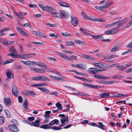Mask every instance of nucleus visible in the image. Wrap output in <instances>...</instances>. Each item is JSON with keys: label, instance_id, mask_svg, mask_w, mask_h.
<instances>
[{"label": "nucleus", "instance_id": "nucleus-3", "mask_svg": "<svg viewBox=\"0 0 132 132\" xmlns=\"http://www.w3.org/2000/svg\"><path fill=\"white\" fill-rule=\"evenodd\" d=\"M31 63L33 64L32 65L34 64L36 65L39 67H41L43 68L47 69V65L41 62L32 61Z\"/></svg>", "mask_w": 132, "mask_h": 132}, {"label": "nucleus", "instance_id": "nucleus-31", "mask_svg": "<svg viewBox=\"0 0 132 132\" xmlns=\"http://www.w3.org/2000/svg\"><path fill=\"white\" fill-rule=\"evenodd\" d=\"M65 44L67 46H73L74 45V43L72 42L67 41L65 42Z\"/></svg>", "mask_w": 132, "mask_h": 132}, {"label": "nucleus", "instance_id": "nucleus-28", "mask_svg": "<svg viewBox=\"0 0 132 132\" xmlns=\"http://www.w3.org/2000/svg\"><path fill=\"white\" fill-rule=\"evenodd\" d=\"M6 74L7 77L10 79L11 78V76L12 75L13 76V73L11 71L6 72Z\"/></svg>", "mask_w": 132, "mask_h": 132}, {"label": "nucleus", "instance_id": "nucleus-13", "mask_svg": "<svg viewBox=\"0 0 132 132\" xmlns=\"http://www.w3.org/2000/svg\"><path fill=\"white\" fill-rule=\"evenodd\" d=\"M93 64V65L96 66L103 68H106L104 67V64H105L103 62L97 63L94 62Z\"/></svg>", "mask_w": 132, "mask_h": 132}, {"label": "nucleus", "instance_id": "nucleus-10", "mask_svg": "<svg viewBox=\"0 0 132 132\" xmlns=\"http://www.w3.org/2000/svg\"><path fill=\"white\" fill-rule=\"evenodd\" d=\"M81 56L84 59H87L94 61H95L96 60L95 58L90 55L83 54Z\"/></svg>", "mask_w": 132, "mask_h": 132}, {"label": "nucleus", "instance_id": "nucleus-20", "mask_svg": "<svg viewBox=\"0 0 132 132\" xmlns=\"http://www.w3.org/2000/svg\"><path fill=\"white\" fill-rule=\"evenodd\" d=\"M37 88L45 93H47L50 92L45 87H37Z\"/></svg>", "mask_w": 132, "mask_h": 132}, {"label": "nucleus", "instance_id": "nucleus-50", "mask_svg": "<svg viewBox=\"0 0 132 132\" xmlns=\"http://www.w3.org/2000/svg\"><path fill=\"white\" fill-rule=\"evenodd\" d=\"M13 61V60L12 59L9 60L5 61V62L4 63V64H6L8 63H10L12 62Z\"/></svg>", "mask_w": 132, "mask_h": 132}, {"label": "nucleus", "instance_id": "nucleus-21", "mask_svg": "<svg viewBox=\"0 0 132 132\" xmlns=\"http://www.w3.org/2000/svg\"><path fill=\"white\" fill-rule=\"evenodd\" d=\"M91 37L92 38L95 39H100L103 37L102 35H91Z\"/></svg>", "mask_w": 132, "mask_h": 132}, {"label": "nucleus", "instance_id": "nucleus-38", "mask_svg": "<svg viewBox=\"0 0 132 132\" xmlns=\"http://www.w3.org/2000/svg\"><path fill=\"white\" fill-rule=\"evenodd\" d=\"M61 35L63 36L67 37H70L71 35L69 34L67 32L62 33Z\"/></svg>", "mask_w": 132, "mask_h": 132}, {"label": "nucleus", "instance_id": "nucleus-6", "mask_svg": "<svg viewBox=\"0 0 132 132\" xmlns=\"http://www.w3.org/2000/svg\"><path fill=\"white\" fill-rule=\"evenodd\" d=\"M122 24V23L120 21L117 24L116 28L111 29L112 34H114L118 31L119 30V29L118 28L121 26Z\"/></svg>", "mask_w": 132, "mask_h": 132}, {"label": "nucleus", "instance_id": "nucleus-61", "mask_svg": "<svg viewBox=\"0 0 132 132\" xmlns=\"http://www.w3.org/2000/svg\"><path fill=\"white\" fill-rule=\"evenodd\" d=\"M117 12L116 11H112L110 12V13L111 15H114L117 14Z\"/></svg>", "mask_w": 132, "mask_h": 132}, {"label": "nucleus", "instance_id": "nucleus-58", "mask_svg": "<svg viewBox=\"0 0 132 132\" xmlns=\"http://www.w3.org/2000/svg\"><path fill=\"white\" fill-rule=\"evenodd\" d=\"M31 43L33 44H36L39 45H41L42 44V43H41L39 42H31Z\"/></svg>", "mask_w": 132, "mask_h": 132}, {"label": "nucleus", "instance_id": "nucleus-16", "mask_svg": "<svg viewBox=\"0 0 132 132\" xmlns=\"http://www.w3.org/2000/svg\"><path fill=\"white\" fill-rule=\"evenodd\" d=\"M59 5L62 7H68L69 6L67 3L64 2H60L58 3Z\"/></svg>", "mask_w": 132, "mask_h": 132}, {"label": "nucleus", "instance_id": "nucleus-15", "mask_svg": "<svg viewBox=\"0 0 132 132\" xmlns=\"http://www.w3.org/2000/svg\"><path fill=\"white\" fill-rule=\"evenodd\" d=\"M9 50L10 52L12 53L15 54H17V51L15 49L14 47L13 46H11L9 49Z\"/></svg>", "mask_w": 132, "mask_h": 132}, {"label": "nucleus", "instance_id": "nucleus-55", "mask_svg": "<svg viewBox=\"0 0 132 132\" xmlns=\"http://www.w3.org/2000/svg\"><path fill=\"white\" fill-rule=\"evenodd\" d=\"M47 58L49 60L53 61H57L56 59L52 57H48Z\"/></svg>", "mask_w": 132, "mask_h": 132}, {"label": "nucleus", "instance_id": "nucleus-27", "mask_svg": "<svg viewBox=\"0 0 132 132\" xmlns=\"http://www.w3.org/2000/svg\"><path fill=\"white\" fill-rule=\"evenodd\" d=\"M51 113V111H46L45 112V115H44V116L46 118L49 117V115Z\"/></svg>", "mask_w": 132, "mask_h": 132}, {"label": "nucleus", "instance_id": "nucleus-63", "mask_svg": "<svg viewBox=\"0 0 132 132\" xmlns=\"http://www.w3.org/2000/svg\"><path fill=\"white\" fill-rule=\"evenodd\" d=\"M39 86H46L48 84L46 83H42L39 84Z\"/></svg>", "mask_w": 132, "mask_h": 132}, {"label": "nucleus", "instance_id": "nucleus-29", "mask_svg": "<svg viewBox=\"0 0 132 132\" xmlns=\"http://www.w3.org/2000/svg\"><path fill=\"white\" fill-rule=\"evenodd\" d=\"M36 34L41 37L43 38L46 37V36L44 35L40 31H37L36 32Z\"/></svg>", "mask_w": 132, "mask_h": 132}, {"label": "nucleus", "instance_id": "nucleus-59", "mask_svg": "<svg viewBox=\"0 0 132 132\" xmlns=\"http://www.w3.org/2000/svg\"><path fill=\"white\" fill-rule=\"evenodd\" d=\"M132 25V21H130L128 23L127 25L126 26V28H129Z\"/></svg>", "mask_w": 132, "mask_h": 132}, {"label": "nucleus", "instance_id": "nucleus-33", "mask_svg": "<svg viewBox=\"0 0 132 132\" xmlns=\"http://www.w3.org/2000/svg\"><path fill=\"white\" fill-rule=\"evenodd\" d=\"M53 79L55 80L58 81L59 80H63L64 79V78L62 77H61L59 78L58 76H54V77H53Z\"/></svg>", "mask_w": 132, "mask_h": 132}, {"label": "nucleus", "instance_id": "nucleus-52", "mask_svg": "<svg viewBox=\"0 0 132 132\" xmlns=\"http://www.w3.org/2000/svg\"><path fill=\"white\" fill-rule=\"evenodd\" d=\"M81 15L82 16L86 19H87L88 18V16H87L85 13L83 12H81Z\"/></svg>", "mask_w": 132, "mask_h": 132}, {"label": "nucleus", "instance_id": "nucleus-51", "mask_svg": "<svg viewBox=\"0 0 132 132\" xmlns=\"http://www.w3.org/2000/svg\"><path fill=\"white\" fill-rule=\"evenodd\" d=\"M87 19L96 21V18L93 16H88V18Z\"/></svg>", "mask_w": 132, "mask_h": 132}, {"label": "nucleus", "instance_id": "nucleus-2", "mask_svg": "<svg viewBox=\"0 0 132 132\" xmlns=\"http://www.w3.org/2000/svg\"><path fill=\"white\" fill-rule=\"evenodd\" d=\"M40 128L45 129H50L55 130H58L62 129L61 127H57L56 126H53L50 127L48 124L42 125L40 127Z\"/></svg>", "mask_w": 132, "mask_h": 132}, {"label": "nucleus", "instance_id": "nucleus-30", "mask_svg": "<svg viewBox=\"0 0 132 132\" xmlns=\"http://www.w3.org/2000/svg\"><path fill=\"white\" fill-rule=\"evenodd\" d=\"M98 124L100 125H96V126L97 127L99 128L102 129H104V126L103 125L102 123L101 122H100L98 123Z\"/></svg>", "mask_w": 132, "mask_h": 132}, {"label": "nucleus", "instance_id": "nucleus-17", "mask_svg": "<svg viewBox=\"0 0 132 132\" xmlns=\"http://www.w3.org/2000/svg\"><path fill=\"white\" fill-rule=\"evenodd\" d=\"M39 80L49 81L50 80L44 76H39Z\"/></svg>", "mask_w": 132, "mask_h": 132}, {"label": "nucleus", "instance_id": "nucleus-37", "mask_svg": "<svg viewBox=\"0 0 132 132\" xmlns=\"http://www.w3.org/2000/svg\"><path fill=\"white\" fill-rule=\"evenodd\" d=\"M10 28H5L2 29L0 30V34H1L3 32L5 31H8L10 30Z\"/></svg>", "mask_w": 132, "mask_h": 132}, {"label": "nucleus", "instance_id": "nucleus-14", "mask_svg": "<svg viewBox=\"0 0 132 132\" xmlns=\"http://www.w3.org/2000/svg\"><path fill=\"white\" fill-rule=\"evenodd\" d=\"M88 71L89 72L93 74H96L97 72V70L94 68H89Z\"/></svg>", "mask_w": 132, "mask_h": 132}, {"label": "nucleus", "instance_id": "nucleus-62", "mask_svg": "<svg viewBox=\"0 0 132 132\" xmlns=\"http://www.w3.org/2000/svg\"><path fill=\"white\" fill-rule=\"evenodd\" d=\"M54 121L55 124L56 125H58L60 123V122L59 120L57 119H54Z\"/></svg>", "mask_w": 132, "mask_h": 132}, {"label": "nucleus", "instance_id": "nucleus-57", "mask_svg": "<svg viewBox=\"0 0 132 132\" xmlns=\"http://www.w3.org/2000/svg\"><path fill=\"white\" fill-rule=\"evenodd\" d=\"M96 21L103 22L105 21V20L104 19L101 18H96Z\"/></svg>", "mask_w": 132, "mask_h": 132}, {"label": "nucleus", "instance_id": "nucleus-41", "mask_svg": "<svg viewBox=\"0 0 132 132\" xmlns=\"http://www.w3.org/2000/svg\"><path fill=\"white\" fill-rule=\"evenodd\" d=\"M113 1L109 3H107L105 5L106 8H108L110 6L113 4Z\"/></svg>", "mask_w": 132, "mask_h": 132}, {"label": "nucleus", "instance_id": "nucleus-35", "mask_svg": "<svg viewBox=\"0 0 132 132\" xmlns=\"http://www.w3.org/2000/svg\"><path fill=\"white\" fill-rule=\"evenodd\" d=\"M118 56L117 55H111L110 56H107L106 57H105V59H111L115 57H117Z\"/></svg>", "mask_w": 132, "mask_h": 132}, {"label": "nucleus", "instance_id": "nucleus-4", "mask_svg": "<svg viewBox=\"0 0 132 132\" xmlns=\"http://www.w3.org/2000/svg\"><path fill=\"white\" fill-rule=\"evenodd\" d=\"M31 54H22L20 55L17 54V58H20V59H26L30 58L31 57V56L30 55Z\"/></svg>", "mask_w": 132, "mask_h": 132}, {"label": "nucleus", "instance_id": "nucleus-1", "mask_svg": "<svg viewBox=\"0 0 132 132\" xmlns=\"http://www.w3.org/2000/svg\"><path fill=\"white\" fill-rule=\"evenodd\" d=\"M11 122L14 123L13 124L9 125L8 126L9 128L11 130L14 132H16L18 131V129L16 124L17 123V121L15 120H12L11 121Z\"/></svg>", "mask_w": 132, "mask_h": 132}, {"label": "nucleus", "instance_id": "nucleus-44", "mask_svg": "<svg viewBox=\"0 0 132 132\" xmlns=\"http://www.w3.org/2000/svg\"><path fill=\"white\" fill-rule=\"evenodd\" d=\"M28 92V95L34 96L36 95V94L34 91H30V92Z\"/></svg>", "mask_w": 132, "mask_h": 132}, {"label": "nucleus", "instance_id": "nucleus-54", "mask_svg": "<svg viewBox=\"0 0 132 132\" xmlns=\"http://www.w3.org/2000/svg\"><path fill=\"white\" fill-rule=\"evenodd\" d=\"M16 28L18 32L20 34H22L23 32V30L22 29L19 27H16Z\"/></svg>", "mask_w": 132, "mask_h": 132}, {"label": "nucleus", "instance_id": "nucleus-9", "mask_svg": "<svg viewBox=\"0 0 132 132\" xmlns=\"http://www.w3.org/2000/svg\"><path fill=\"white\" fill-rule=\"evenodd\" d=\"M13 13L18 17L20 20L22 21L24 19V17L22 14V12H19V13H17L16 12L14 11Z\"/></svg>", "mask_w": 132, "mask_h": 132}, {"label": "nucleus", "instance_id": "nucleus-48", "mask_svg": "<svg viewBox=\"0 0 132 132\" xmlns=\"http://www.w3.org/2000/svg\"><path fill=\"white\" fill-rule=\"evenodd\" d=\"M99 10L101 11H103L104 9H107L105 5L99 6Z\"/></svg>", "mask_w": 132, "mask_h": 132}, {"label": "nucleus", "instance_id": "nucleus-11", "mask_svg": "<svg viewBox=\"0 0 132 132\" xmlns=\"http://www.w3.org/2000/svg\"><path fill=\"white\" fill-rule=\"evenodd\" d=\"M4 102L5 104L7 106L10 105L11 103V99L7 97H6L4 99Z\"/></svg>", "mask_w": 132, "mask_h": 132}, {"label": "nucleus", "instance_id": "nucleus-32", "mask_svg": "<svg viewBox=\"0 0 132 132\" xmlns=\"http://www.w3.org/2000/svg\"><path fill=\"white\" fill-rule=\"evenodd\" d=\"M69 59H68L69 60L71 61H73V60H77V57L75 55H72L71 56V57H69Z\"/></svg>", "mask_w": 132, "mask_h": 132}, {"label": "nucleus", "instance_id": "nucleus-24", "mask_svg": "<svg viewBox=\"0 0 132 132\" xmlns=\"http://www.w3.org/2000/svg\"><path fill=\"white\" fill-rule=\"evenodd\" d=\"M47 7L49 13L51 14L53 12L52 11H54V8L53 7L49 5H47Z\"/></svg>", "mask_w": 132, "mask_h": 132}, {"label": "nucleus", "instance_id": "nucleus-22", "mask_svg": "<svg viewBox=\"0 0 132 132\" xmlns=\"http://www.w3.org/2000/svg\"><path fill=\"white\" fill-rule=\"evenodd\" d=\"M120 22V21H117L113 22L111 24L106 25V27L108 28H110L116 24H117L119 23V22Z\"/></svg>", "mask_w": 132, "mask_h": 132}, {"label": "nucleus", "instance_id": "nucleus-7", "mask_svg": "<svg viewBox=\"0 0 132 132\" xmlns=\"http://www.w3.org/2000/svg\"><path fill=\"white\" fill-rule=\"evenodd\" d=\"M12 93L15 96H18L19 95V93L18 90V88L15 86H12Z\"/></svg>", "mask_w": 132, "mask_h": 132}, {"label": "nucleus", "instance_id": "nucleus-47", "mask_svg": "<svg viewBox=\"0 0 132 132\" xmlns=\"http://www.w3.org/2000/svg\"><path fill=\"white\" fill-rule=\"evenodd\" d=\"M74 41L76 43L78 44H83L84 43L82 41L78 39L75 40Z\"/></svg>", "mask_w": 132, "mask_h": 132}, {"label": "nucleus", "instance_id": "nucleus-8", "mask_svg": "<svg viewBox=\"0 0 132 132\" xmlns=\"http://www.w3.org/2000/svg\"><path fill=\"white\" fill-rule=\"evenodd\" d=\"M61 15V17L63 19L67 18L68 15V13L64 10H61L59 11Z\"/></svg>", "mask_w": 132, "mask_h": 132}, {"label": "nucleus", "instance_id": "nucleus-26", "mask_svg": "<svg viewBox=\"0 0 132 132\" xmlns=\"http://www.w3.org/2000/svg\"><path fill=\"white\" fill-rule=\"evenodd\" d=\"M23 108L27 110L28 108V103L27 100H25L22 105Z\"/></svg>", "mask_w": 132, "mask_h": 132}, {"label": "nucleus", "instance_id": "nucleus-19", "mask_svg": "<svg viewBox=\"0 0 132 132\" xmlns=\"http://www.w3.org/2000/svg\"><path fill=\"white\" fill-rule=\"evenodd\" d=\"M109 96V93H102L100 95V97L102 98H105Z\"/></svg>", "mask_w": 132, "mask_h": 132}, {"label": "nucleus", "instance_id": "nucleus-25", "mask_svg": "<svg viewBox=\"0 0 132 132\" xmlns=\"http://www.w3.org/2000/svg\"><path fill=\"white\" fill-rule=\"evenodd\" d=\"M68 117L67 118H62L60 119V121L62 124H64L65 122L68 121Z\"/></svg>", "mask_w": 132, "mask_h": 132}, {"label": "nucleus", "instance_id": "nucleus-40", "mask_svg": "<svg viewBox=\"0 0 132 132\" xmlns=\"http://www.w3.org/2000/svg\"><path fill=\"white\" fill-rule=\"evenodd\" d=\"M61 57L66 60L69 59V56H67L65 54L63 53H62V54L61 56Z\"/></svg>", "mask_w": 132, "mask_h": 132}, {"label": "nucleus", "instance_id": "nucleus-64", "mask_svg": "<svg viewBox=\"0 0 132 132\" xmlns=\"http://www.w3.org/2000/svg\"><path fill=\"white\" fill-rule=\"evenodd\" d=\"M32 80L35 81H39V76L37 77L32 78Z\"/></svg>", "mask_w": 132, "mask_h": 132}, {"label": "nucleus", "instance_id": "nucleus-49", "mask_svg": "<svg viewBox=\"0 0 132 132\" xmlns=\"http://www.w3.org/2000/svg\"><path fill=\"white\" fill-rule=\"evenodd\" d=\"M18 102L20 103H22L23 102V99L22 96H19L18 97Z\"/></svg>", "mask_w": 132, "mask_h": 132}, {"label": "nucleus", "instance_id": "nucleus-23", "mask_svg": "<svg viewBox=\"0 0 132 132\" xmlns=\"http://www.w3.org/2000/svg\"><path fill=\"white\" fill-rule=\"evenodd\" d=\"M56 106L57 107V109L59 110H62L63 109V108L62 106V104H60L59 102H58L55 104Z\"/></svg>", "mask_w": 132, "mask_h": 132}, {"label": "nucleus", "instance_id": "nucleus-42", "mask_svg": "<svg viewBox=\"0 0 132 132\" xmlns=\"http://www.w3.org/2000/svg\"><path fill=\"white\" fill-rule=\"evenodd\" d=\"M76 66L77 68L81 69H83L84 68L83 66L84 65L82 64H78L76 65Z\"/></svg>", "mask_w": 132, "mask_h": 132}, {"label": "nucleus", "instance_id": "nucleus-36", "mask_svg": "<svg viewBox=\"0 0 132 132\" xmlns=\"http://www.w3.org/2000/svg\"><path fill=\"white\" fill-rule=\"evenodd\" d=\"M11 56L13 57L14 58H17V54H14L13 53H10L7 55V56Z\"/></svg>", "mask_w": 132, "mask_h": 132}, {"label": "nucleus", "instance_id": "nucleus-12", "mask_svg": "<svg viewBox=\"0 0 132 132\" xmlns=\"http://www.w3.org/2000/svg\"><path fill=\"white\" fill-rule=\"evenodd\" d=\"M51 14L52 15L53 17L57 18H61V14L59 13L53 12Z\"/></svg>", "mask_w": 132, "mask_h": 132}, {"label": "nucleus", "instance_id": "nucleus-43", "mask_svg": "<svg viewBox=\"0 0 132 132\" xmlns=\"http://www.w3.org/2000/svg\"><path fill=\"white\" fill-rule=\"evenodd\" d=\"M119 48L117 46H114L111 50V52H114L117 50Z\"/></svg>", "mask_w": 132, "mask_h": 132}, {"label": "nucleus", "instance_id": "nucleus-60", "mask_svg": "<svg viewBox=\"0 0 132 132\" xmlns=\"http://www.w3.org/2000/svg\"><path fill=\"white\" fill-rule=\"evenodd\" d=\"M105 33L108 34H112L111 30L105 31Z\"/></svg>", "mask_w": 132, "mask_h": 132}, {"label": "nucleus", "instance_id": "nucleus-34", "mask_svg": "<svg viewBox=\"0 0 132 132\" xmlns=\"http://www.w3.org/2000/svg\"><path fill=\"white\" fill-rule=\"evenodd\" d=\"M21 61L22 63H24V64L26 65H28L29 64H30L31 65H33L31 63V62L29 61Z\"/></svg>", "mask_w": 132, "mask_h": 132}, {"label": "nucleus", "instance_id": "nucleus-56", "mask_svg": "<svg viewBox=\"0 0 132 132\" xmlns=\"http://www.w3.org/2000/svg\"><path fill=\"white\" fill-rule=\"evenodd\" d=\"M29 86L31 87H36L39 86V84H30L29 85Z\"/></svg>", "mask_w": 132, "mask_h": 132}, {"label": "nucleus", "instance_id": "nucleus-45", "mask_svg": "<svg viewBox=\"0 0 132 132\" xmlns=\"http://www.w3.org/2000/svg\"><path fill=\"white\" fill-rule=\"evenodd\" d=\"M5 119L4 117L0 116V125L3 124L4 122Z\"/></svg>", "mask_w": 132, "mask_h": 132}, {"label": "nucleus", "instance_id": "nucleus-18", "mask_svg": "<svg viewBox=\"0 0 132 132\" xmlns=\"http://www.w3.org/2000/svg\"><path fill=\"white\" fill-rule=\"evenodd\" d=\"M94 77L95 78L98 79H106V77H104L101 75H94Z\"/></svg>", "mask_w": 132, "mask_h": 132}, {"label": "nucleus", "instance_id": "nucleus-39", "mask_svg": "<svg viewBox=\"0 0 132 132\" xmlns=\"http://www.w3.org/2000/svg\"><path fill=\"white\" fill-rule=\"evenodd\" d=\"M80 29L84 33L88 34L89 33V31L85 29H82L81 28H80Z\"/></svg>", "mask_w": 132, "mask_h": 132}, {"label": "nucleus", "instance_id": "nucleus-53", "mask_svg": "<svg viewBox=\"0 0 132 132\" xmlns=\"http://www.w3.org/2000/svg\"><path fill=\"white\" fill-rule=\"evenodd\" d=\"M20 25L22 26H23L26 27H27V26H29V27H31V25L30 23H27L24 24H20Z\"/></svg>", "mask_w": 132, "mask_h": 132}, {"label": "nucleus", "instance_id": "nucleus-5", "mask_svg": "<svg viewBox=\"0 0 132 132\" xmlns=\"http://www.w3.org/2000/svg\"><path fill=\"white\" fill-rule=\"evenodd\" d=\"M71 17L72 24L73 26H76L78 23V21L77 18L76 17H73L72 16H71Z\"/></svg>", "mask_w": 132, "mask_h": 132}, {"label": "nucleus", "instance_id": "nucleus-46", "mask_svg": "<svg viewBox=\"0 0 132 132\" xmlns=\"http://www.w3.org/2000/svg\"><path fill=\"white\" fill-rule=\"evenodd\" d=\"M4 112L6 114L7 118H9L10 117V113L9 111L6 110H5L4 111Z\"/></svg>", "mask_w": 132, "mask_h": 132}]
</instances>
